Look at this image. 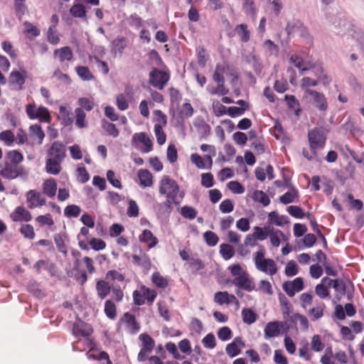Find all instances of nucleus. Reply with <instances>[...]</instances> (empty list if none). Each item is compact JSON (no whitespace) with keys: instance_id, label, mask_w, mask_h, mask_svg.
<instances>
[{"instance_id":"20","label":"nucleus","mask_w":364,"mask_h":364,"mask_svg":"<svg viewBox=\"0 0 364 364\" xmlns=\"http://www.w3.org/2000/svg\"><path fill=\"white\" fill-rule=\"evenodd\" d=\"M43 193L49 198H54L57 191V183L53 178H48L43 183Z\"/></svg>"},{"instance_id":"13","label":"nucleus","mask_w":364,"mask_h":364,"mask_svg":"<svg viewBox=\"0 0 364 364\" xmlns=\"http://www.w3.org/2000/svg\"><path fill=\"white\" fill-rule=\"evenodd\" d=\"M232 284L247 291H252L255 288L254 283L249 278L248 274L247 272L234 278L232 280Z\"/></svg>"},{"instance_id":"48","label":"nucleus","mask_w":364,"mask_h":364,"mask_svg":"<svg viewBox=\"0 0 364 364\" xmlns=\"http://www.w3.org/2000/svg\"><path fill=\"white\" fill-rule=\"evenodd\" d=\"M324 306V304H321L310 309L309 315L312 320H317L323 316Z\"/></svg>"},{"instance_id":"25","label":"nucleus","mask_w":364,"mask_h":364,"mask_svg":"<svg viewBox=\"0 0 364 364\" xmlns=\"http://www.w3.org/2000/svg\"><path fill=\"white\" fill-rule=\"evenodd\" d=\"M96 291L98 297L100 299L106 298L111 291V287L108 282L100 279L96 283Z\"/></svg>"},{"instance_id":"6","label":"nucleus","mask_w":364,"mask_h":364,"mask_svg":"<svg viewBox=\"0 0 364 364\" xmlns=\"http://www.w3.org/2000/svg\"><path fill=\"white\" fill-rule=\"evenodd\" d=\"M169 78L170 75L167 72L153 68L149 73V82L154 87L163 90Z\"/></svg>"},{"instance_id":"29","label":"nucleus","mask_w":364,"mask_h":364,"mask_svg":"<svg viewBox=\"0 0 364 364\" xmlns=\"http://www.w3.org/2000/svg\"><path fill=\"white\" fill-rule=\"evenodd\" d=\"M235 31L240 37V39L243 43H247L250 38V32L248 30L247 24L241 23L235 28Z\"/></svg>"},{"instance_id":"52","label":"nucleus","mask_w":364,"mask_h":364,"mask_svg":"<svg viewBox=\"0 0 364 364\" xmlns=\"http://www.w3.org/2000/svg\"><path fill=\"white\" fill-rule=\"evenodd\" d=\"M31 134L38 139V144H41L45 137V134L38 124L31 125L29 128Z\"/></svg>"},{"instance_id":"34","label":"nucleus","mask_w":364,"mask_h":364,"mask_svg":"<svg viewBox=\"0 0 364 364\" xmlns=\"http://www.w3.org/2000/svg\"><path fill=\"white\" fill-rule=\"evenodd\" d=\"M75 70L77 75L84 81H90L94 78V75L86 66H77Z\"/></svg>"},{"instance_id":"36","label":"nucleus","mask_w":364,"mask_h":364,"mask_svg":"<svg viewBox=\"0 0 364 364\" xmlns=\"http://www.w3.org/2000/svg\"><path fill=\"white\" fill-rule=\"evenodd\" d=\"M231 294L228 291H217L214 294V301L218 305L229 304L230 297Z\"/></svg>"},{"instance_id":"50","label":"nucleus","mask_w":364,"mask_h":364,"mask_svg":"<svg viewBox=\"0 0 364 364\" xmlns=\"http://www.w3.org/2000/svg\"><path fill=\"white\" fill-rule=\"evenodd\" d=\"M299 272L298 265L294 260L289 261L285 267L284 273L287 277H294Z\"/></svg>"},{"instance_id":"53","label":"nucleus","mask_w":364,"mask_h":364,"mask_svg":"<svg viewBox=\"0 0 364 364\" xmlns=\"http://www.w3.org/2000/svg\"><path fill=\"white\" fill-rule=\"evenodd\" d=\"M105 313L111 319H114L116 317V306L111 300L105 301Z\"/></svg>"},{"instance_id":"49","label":"nucleus","mask_w":364,"mask_h":364,"mask_svg":"<svg viewBox=\"0 0 364 364\" xmlns=\"http://www.w3.org/2000/svg\"><path fill=\"white\" fill-rule=\"evenodd\" d=\"M270 231L271 230L269 228H264V229H263L260 227H255L253 233L255 234L257 240L262 241L267 238L269 235Z\"/></svg>"},{"instance_id":"42","label":"nucleus","mask_w":364,"mask_h":364,"mask_svg":"<svg viewBox=\"0 0 364 364\" xmlns=\"http://www.w3.org/2000/svg\"><path fill=\"white\" fill-rule=\"evenodd\" d=\"M141 291L143 293L145 301L146 300L149 304H152L157 296L156 291L145 286L141 287Z\"/></svg>"},{"instance_id":"40","label":"nucleus","mask_w":364,"mask_h":364,"mask_svg":"<svg viewBox=\"0 0 364 364\" xmlns=\"http://www.w3.org/2000/svg\"><path fill=\"white\" fill-rule=\"evenodd\" d=\"M151 282L159 288H166L168 286V280L166 278L161 275L158 272L153 273L151 276Z\"/></svg>"},{"instance_id":"26","label":"nucleus","mask_w":364,"mask_h":364,"mask_svg":"<svg viewBox=\"0 0 364 364\" xmlns=\"http://www.w3.org/2000/svg\"><path fill=\"white\" fill-rule=\"evenodd\" d=\"M23 161V154L17 150H11L6 152L4 162L21 165Z\"/></svg>"},{"instance_id":"16","label":"nucleus","mask_w":364,"mask_h":364,"mask_svg":"<svg viewBox=\"0 0 364 364\" xmlns=\"http://www.w3.org/2000/svg\"><path fill=\"white\" fill-rule=\"evenodd\" d=\"M132 262L134 264L143 267L145 270H149L151 266L149 255L142 250H140L139 255H132Z\"/></svg>"},{"instance_id":"17","label":"nucleus","mask_w":364,"mask_h":364,"mask_svg":"<svg viewBox=\"0 0 364 364\" xmlns=\"http://www.w3.org/2000/svg\"><path fill=\"white\" fill-rule=\"evenodd\" d=\"M92 333V329L84 322L76 323L73 325V334L75 337H88Z\"/></svg>"},{"instance_id":"27","label":"nucleus","mask_w":364,"mask_h":364,"mask_svg":"<svg viewBox=\"0 0 364 364\" xmlns=\"http://www.w3.org/2000/svg\"><path fill=\"white\" fill-rule=\"evenodd\" d=\"M54 55H58L61 63L67 60L70 61L73 58V53L69 46H65L54 50Z\"/></svg>"},{"instance_id":"18","label":"nucleus","mask_w":364,"mask_h":364,"mask_svg":"<svg viewBox=\"0 0 364 364\" xmlns=\"http://www.w3.org/2000/svg\"><path fill=\"white\" fill-rule=\"evenodd\" d=\"M245 343L241 338H235L231 343L227 345L225 350L227 354L233 358L240 353V348L243 347Z\"/></svg>"},{"instance_id":"62","label":"nucleus","mask_w":364,"mask_h":364,"mask_svg":"<svg viewBox=\"0 0 364 364\" xmlns=\"http://www.w3.org/2000/svg\"><path fill=\"white\" fill-rule=\"evenodd\" d=\"M311 346L312 350H314L316 352H320L323 349L324 345L322 343L319 335H314L312 337Z\"/></svg>"},{"instance_id":"4","label":"nucleus","mask_w":364,"mask_h":364,"mask_svg":"<svg viewBox=\"0 0 364 364\" xmlns=\"http://www.w3.org/2000/svg\"><path fill=\"white\" fill-rule=\"evenodd\" d=\"M26 112L31 119H38L41 122L48 123L51 117L48 109L43 106L36 107L35 104H28L26 107Z\"/></svg>"},{"instance_id":"5","label":"nucleus","mask_w":364,"mask_h":364,"mask_svg":"<svg viewBox=\"0 0 364 364\" xmlns=\"http://www.w3.org/2000/svg\"><path fill=\"white\" fill-rule=\"evenodd\" d=\"M159 191L161 195H166V198H176L179 192V186L176 181L165 176L160 181Z\"/></svg>"},{"instance_id":"56","label":"nucleus","mask_w":364,"mask_h":364,"mask_svg":"<svg viewBox=\"0 0 364 364\" xmlns=\"http://www.w3.org/2000/svg\"><path fill=\"white\" fill-rule=\"evenodd\" d=\"M181 215L184 218L193 220L196 217L197 212L194 208L185 205L181 208Z\"/></svg>"},{"instance_id":"47","label":"nucleus","mask_w":364,"mask_h":364,"mask_svg":"<svg viewBox=\"0 0 364 364\" xmlns=\"http://www.w3.org/2000/svg\"><path fill=\"white\" fill-rule=\"evenodd\" d=\"M0 140L2 141L6 146H11L15 140V136L11 131L5 130L0 133Z\"/></svg>"},{"instance_id":"10","label":"nucleus","mask_w":364,"mask_h":364,"mask_svg":"<svg viewBox=\"0 0 364 364\" xmlns=\"http://www.w3.org/2000/svg\"><path fill=\"white\" fill-rule=\"evenodd\" d=\"M282 288L289 296L293 297L296 292H299L304 289V280L301 277H296L293 281L284 282L283 283Z\"/></svg>"},{"instance_id":"12","label":"nucleus","mask_w":364,"mask_h":364,"mask_svg":"<svg viewBox=\"0 0 364 364\" xmlns=\"http://www.w3.org/2000/svg\"><path fill=\"white\" fill-rule=\"evenodd\" d=\"M121 321L125 325L127 330L132 333H136L140 328L139 324L136 321L135 316L129 312H126L124 314L121 318Z\"/></svg>"},{"instance_id":"22","label":"nucleus","mask_w":364,"mask_h":364,"mask_svg":"<svg viewBox=\"0 0 364 364\" xmlns=\"http://www.w3.org/2000/svg\"><path fill=\"white\" fill-rule=\"evenodd\" d=\"M25 81V77L21 75V73L19 71L14 70L10 73L9 83L14 86L16 90H22Z\"/></svg>"},{"instance_id":"43","label":"nucleus","mask_w":364,"mask_h":364,"mask_svg":"<svg viewBox=\"0 0 364 364\" xmlns=\"http://www.w3.org/2000/svg\"><path fill=\"white\" fill-rule=\"evenodd\" d=\"M269 219L278 226H282L288 223V218L285 215H279L275 211L269 213Z\"/></svg>"},{"instance_id":"33","label":"nucleus","mask_w":364,"mask_h":364,"mask_svg":"<svg viewBox=\"0 0 364 364\" xmlns=\"http://www.w3.org/2000/svg\"><path fill=\"white\" fill-rule=\"evenodd\" d=\"M242 321L248 325L255 323L257 318V315L250 309L245 308L242 311Z\"/></svg>"},{"instance_id":"3","label":"nucleus","mask_w":364,"mask_h":364,"mask_svg":"<svg viewBox=\"0 0 364 364\" xmlns=\"http://www.w3.org/2000/svg\"><path fill=\"white\" fill-rule=\"evenodd\" d=\"M28 171L21 165L4 162L0 170V175L4 178L12 180L18 177L27 178Z\"/></svg>"},{"instance_id":"54","label":"nucleus","mask_w":364,"mask_h":364,"mask_svg":"<svg viewBox=\"0 0 364 364\" xmlns=\"http://www.w3.org/2000/svg\"><path fill=\"white\" fill-rule=\"evenodd\" d=\"M36 221L41 226H53L54 225V220L50 214L47 213L46 215H38L36 218Z\"/></svg>"},{"instance_id":"7","label":"nucleus","mask_w":364,"mask_h":364,"mask_svg":"<svg viewBox=\"0 0 364 364\" xmlns=\"http://www.w3.org/2000/svg\"><path fill=\"white\" fill-rule=\"evenodd\" d=\"M46 157L63 161L66 157L65 146L60 141H55L47 149Z\"/></svg>"},{"instance_id":"51","label":"nucleus","mask_w":364,"mask_h":364,"mask_svg":"<svg viewBox=\"0 0 364 364\" xmlns=\"http://www.w3.org/2000/svg\"><path fill=\"white\" fill-rule=\"evenodd\" d=\"M154 129L157 143L159 145H163L166 142V136L164 132L163 131L161 124H156L154 125Z\"/></svg>"},{"instance_id":"32","label":"nucleus","mask_w":364,"mask_h":364,"mask_svg":"<svg viewBox=\"0 0 364 364\" xmlns=\"http://www.w3.org/2000/svg\"><path fill=\"white\" fill-rule=\"evenodd\" d=\"M252 198L255 202L262 203L264 206H267L270 203L268 195L262 191H255L252 193Z\"/></svg>"},{"instance_id":"38","label":"nucleus","mask_w":364,"mask_h":364,"mask_svg":"<svg viewBox=\"0 0 364 364\" xmlns=\"http://www.w3.org/2000/svg\"><path fill=\"white\" fill-rule=\"evenodd\" d=\"M141 341L143 348L151 352L155 346L154 340L148 334L142 333L139 336Z\"/></svg>"},{"instance_id":"60","label":"nucleus","mask_w":364,"mask_h":364,"mask_svg":"<svg viewBox=\"0 0 364 364\" xmlns=\"http://www.w3.org/2000/svg\"><path fill=\"white\" fill-rule=\"evenodd\" d=\"M279 299L284 318H287L291 311V305L284 295L282 296V298L280 297Z\"/></svg>"},{"instance_id":"24","label":"nucleus","mask_w":364,"mask_h":364,"mask_svg":"<svg viewBox=\"0 0 364 364\" xmlns=\"http://www.w3.org/2000/svg\"><path fill=\"white\" fill-rule=\"evenodd\" d=\"M86 355L88 359L98 360H105L107 364H112V362L109 360L108 354L105 351H99L97 347L93 348V349L92 350H89L87 352Z\"/></svg>"},{"instance_id":"59","label":"nucleus","mask_w":364,"mask_h":364,"mask_svg":"<svg viewBox=\"0 0 364 364\" xmlns=\"http://www.w3.org/2000/svg\"><path fill=\"white\" fill-rule=\"evenodd\" d=\"M88 242L91 248L95 251L102 250L106 247L105 242L99 238L92 237Z\"/></svg>"},{"instance_id":"30","label":"nucleus","mask_w":364,"mask_h":364,"mask_svg":"<svg viewBox=\"0 0 364 364\" xmlns=\"http://www.w3.org/2000/svg\"><path fill=\"white\" fill-rule=\"evenodd\" d=\"M299 198V192L298 191L291 187L290 191H287L282 196L279 197V201L283 204H289L295 201L296 198Z\"/></svg>"},{"instance_id":"45","label":"nucleus","mask_w":364,"mask_h":364,"mask_svg":"<svg viewBox=\"0 0 364 364\" xmlns=\"http://www.w3.org/2000/svg\"><path fill=\"white\" fill-rule=\"evenodd\" d=\"M75 113L76 115V126L79 128H83L87 126V123L85 121V113L84 112L82 108H77L75 110Z\"/></svg>"},{"instance_id":"55","label":"nucleus","mask_w":364,"mask_h":364,"mask_svg":"<svg viewBox=\"0 0 364 364\" xmlns=\"http://www.w3.org/2000/svg\"><path fill=\"white\" fill-rule=\"evenodd\" d=\"M48 41L53 45H56L60 41V37L57 33V30L54 26H50L47 33Z\"/></svg>"},{"instance_id":"37","label":"nucleus","mask_w":364,"mask_h":364,"mask_svg":"<svg viewBox=\"0 0 364 364\" xmlns=\"http://www.w3.org/2000/svg\"><path fill=\"white\" fill-rule=\"evenodd\" d=\"M220 253L225 260H228L235 255L233 247L228 244H221L220 246Z\"/></svg>"},{"instance_id":"2","label":"nucleus","mask_w":364,"mask_h":364,"mask_svg":"<svg viewBox=\"0 0 364 364\" xmlns=\"http://www.w3.org/2000/svg\"><path fill=\"white\" fill-rule=\"evenodd\" d=\"M255 263L257 269L267 274L273 276L277 272V267L272 259H265L263 250L256 252Z\"/></svg>"},{"instance_id":"41","label":"nucleus","mask_w":364,"mask_h":364,"mask_svg":"<svg viewBox=\"0 0 364 364\" xmlns=\"http://www.w3.org/2000/svg\"><path fill=\"white\" fill-rule=\"evenodd\" d=\"M81 213V208L77 205H69L64 209V215L67 218H77Z\"/></svg>"},{"instance_id":"14","label":"nucleus","mask_w":364,"mask_h":364,"mask_svg":"<svg viewBox=\"0 0 364 364\" xmlns=\"http://www.w3.org/2000/svg\"><path fill=\"white\" fill-rule=\"evenodd\" d=\"M63 162L62 161L46 157L45 171L50 175L55 176L59 174L63 169Z\"/></svg>"},{"instance_id":"44","label":"nucleus","mask_w":364,"mask_h":364,"mask_svg":"<svg viewBox=\"0 0 364 364\" xmlns=\"http://www.w3.org/2000/svg\"><path fill=\"white\" fill-rule=\"evenodd\" d=\"M19 232L25 238L29 240H33L36 235L33 227L29 224L22 225Z\"/></svg>"},{"instance_id":"8","label":"nucleus","mask_w":364,"mask_h":364,"mask_svg":"<svg viewBox=\"0 0 364 364\" xmlns=\"http://www.w3.org/2000/svg\"><path fill=\"white\" fill-rule=\"evenodd\" d=\"M26 200L28 208L34 209L46 204V199L43 194L36 190H30L26 193Z\"/></svg>"},{"instance_id":"64","label":"nucleus","mask_w":364,"mask_h":364,"mask_svg":"<svg viewBox=\"0 0 364 364\" xmlns=\"http://www.w3.org/2000/svg\"><path fill=\"white\" fill-rule=\"evenodd\" d=\"M201 185L205 188H210L214 185V178L211 173L201 174Z\"/></svg>"},{"instance_id":"46","label":"nucleus","mask_w":364,"mask_h":364,"mask_svg":"<svg viewBox=\"0 0 364 364\" xmlns=\"http://www.w3.org/2000/svg\"><path fill=\"white\" fill-rule=\"evenodd\" d=\"M203 237H204V240H205L206 244L209 247L215 246L218 244V240H219L218 235L215 232L210 231V230L206 231L203 234Z\"/></svg>"},{"instance_id":"39","label":"nucleus","mask_w":364,"mask_h":364,"mask_svg":"<svg viewBox=\"0 0 364 364\" xmlns=\"http://www.w3.org/2000/svg\"><path fill=\"white\" fill-rule=\"evenodd\" d=\"M270 242L273 247H277L280 244V239L286 240L284 234L279 230H271L269 235Z\"/></svg>"},{"instance_id":"61","label":"nucleus","mask_w":364,"mask_h":364,"mask_svg":"<svg viewBox=\"0 0 364 364\" xmlns=\"http://www.w3.org/2000/svg\"><path fill=\"white\" fill-rule=\"evenodd\" d=\"M139 206L136 202L134 200H129V207L127 210V214L130 218H136L139 215Z\"/></svg>"},{"instance_id":"57","label":"nucleus","mask_w":364,"mask_h":364,"mask_svg":"<svg viewBox=\"0 0 364 364\" xmlns=\"http://www.w3.org/2000/svg\"><path fill=\"white\" fill-rule=\"evenodd\" d=\"M290 61L291 63H293L296 68L300 69L301 73H304L305 71L311 70V68H308V66L302 67V64L304 63L303 59L297 55H292L290 57Z\"/></svg>"},{"instance_id":"28","label":"nucleus","mask_w":364,"mask_h":364,"mask_svg":"<svg viewBox=\"0 0 364 364\" xmlns=\"http://www.w3.org/2000/svg\"><path fill=\"white\" fill-rule=\"evenodd\" d=\"M127 46V40L124 37H117L112 42V50L114 54L122 55Z\"/></svg>"},{"instance_id":"63","label":"nucleus","mask_w":364,"mask_h":364,"mask_svg":"<svg viewBox=\"0 0 364 364\" xmlns=\"http://www.w3.org/2000/svg\"><path fill=\"white\" fill-rule=\"evenodd\" d=\"M202 343L205 348L213 349L216 346L215 338L213 333L207 334L203 339Z\"/></svg>"},{"instance_id":"58","label":"nucleus","mask_w":364,"mask_h":364,"mask_svg":"<svg viewBox=\"0 0 364 364\" xmlns=\"http://www.w3.org/2000/svg\"><path fill=\"white\" fill-rule=\"evenodd\" d=\"M224 72V67L220 65H217L215 72L213 75V80L217 83L225 82Z\"/></svg>"},{"instance_id":"1","label":"nucleus","mask_w":364,"mask_h":364,"mask_svg":"<svg viewBox=\"0 0 364 364\" xmlns=\"http://www.w3.org/2000/svg\"><path fill=\"white\" fill-rule=\"evenodd\" d=\"M308 140L311 152L316 156L317 151L325 146L326 136L321 129L314 128L309 131Z\"/></svg>"},{"instance_id":"21","label":"nucleus","mask_w":364,"mask_h":364,"mask_svg":"<svg viewBox=\"0 0 364 364\" xmlns=\"http://www.w3.org/2000/svg\"><path fill=\"white\" fill-rule=\"evenodd\" d=\"M137 176L139 180V185L143 188L150 187L153 185V176L147 169L138 171Z\"/></svg>"},{"instance_id":"31","label":"nucleus","mask_w":364,"mask_h":364,"mask_svg":"<svg viewBox=\"0 0 364 364\" xmlns=\"http://www.w3.org/2000/svg\"><path fill=\"white\" fill-rule=\"evenodd\" d=\"M70 14L75 18L86 19L85 6L82 4H75L70 9Z\"/></svg>"},{"instance_id":"9","label":"nucleus","mask_w":364,"mask_h":364,"mask_svg":"<svg viewBox=\"0 0 364 364\" xmlns=\"http://www.w3.org/2000/svg\"><path fill=\"white\" fill-rule=\"evenodd\" d=\"M305 94L312 97L313 105L322 112H326L328 109V102L325 95L314 90L307 89Z\"/></svg>"},{"instance_id":"11","label":"nucleus","mask_w":364,"mask_h":364,"mask_svg":"<svg viewBox=\"0 0 364 364\" xmlns=\"http://www.w3.org/2000/svg\"><path fill=\"white\" fill-rule=\"evenodd\" d=\"M286 322L271 321L267 323L264 329V336L266 339L278 336L280 334L281 328H284Z\"/></svg>"},{"instance_id":"15","label":"nucleus","mask_w":364,"mask_h":364,"mask_svg":"<svg viewBox=\"0 0 364 364\" xmlns=\"http://www.w3.org/2000/svg\"><path fill=\"white\" fill-rule=\"evenodd\" d=\"M11 219L15 221L29 222L32 219L31 213L23 206H18L11 215Z\"/></svg>"},{"instance_id":"19","label":"nucleus","mask_w":364,"mask_h":364,"mask_svg":"<svg viewBox=\"0 0 364 364\" xmlns=\"http://www.w3.org/2000/svg\"><path fill=\"white\" fill-rule=\"evenodd\" d=\"M139 240L140 242L146 243L149 249L154 247L159 242L158 239L149 230H144L139 236Z\"/></svg>"},{"instance_id":"23","label":"nucleus","mask_w":364,"mask_h":364,"mask_svg":"<svg viewBox=\"0 0 364 364\" xmlns=\"http://www.w3.org/2000/svg\"><path fill=\"white\" fill-rule=\"evenodd\" d=\"M138 140L145 146L142 149L144 153H148L152 149V141L149 136L145 132L136 133L132 136V141Z\"/></svg>"},{"instance_id":"35","label":"nucleus","mask_w":364,"mask_h":364,"mask_svg":"<svg viewBox=\"0 0 364 364\" xmlns=\"http://www.w3.org/2000/svg\"><path fill=\"white\" fill-rule=\"evenodd\" d=\"M102 127L107 133V134L112 136V137L116 138L119 134V132L116 125L105 119L102 121Z\"/></svg>"}]
</instances>
